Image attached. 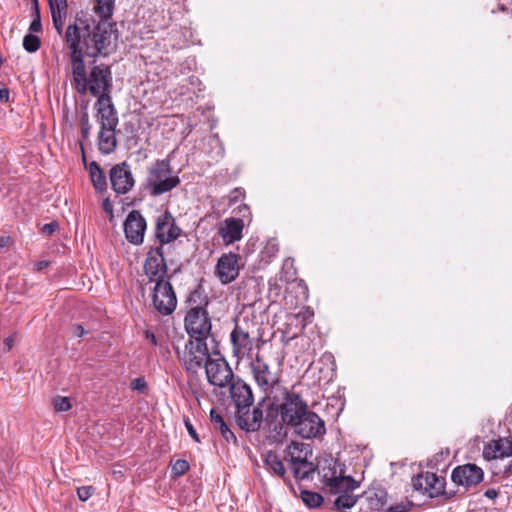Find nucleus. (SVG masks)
I'll list each match as a JSON object with an SVG mask.
<instances>
[{
	"label": "nucleus",
	"instance_id": "f257e3e1",
	"mask_svg": "<svg viewBox=\"0 0 512 512\" xmlns=\"http://www.w3.org/2000/svg\"><path fill=\"white\" fill-rule=\"evenodd\" d=\"M116 40L109 23L102 22L91 27L87 21L79 20L67 26L64 42L71 66V84L79 94H90L97 99L111 97V67L103 63L94 64L87 72L84 57L95 59L109 55Z\"/></svg>",
	"mask_w": 512,
	"mask_h": 512
},
{
	"label": "nucleus",
	"instance_id": "f03ea898",
	"mask_svg": "<svg viewBox=\"0 0 512 512\" xmlns=\"http://www.w3.org/2000/svg\"><path fill=\"white\" fill-rule=\"evenodd\" d=\"M229 387V396L236 409V423L246 432H255L261 428L263 422L262 405L265 398H262L252 411L249 408L254 403V396L250 385H248L239 376L227 386Z\"/></svg>",
	"mask_w": 512,
	"mask_h": 512
},
{
	"label": "nucleus",
	"instance_id": "7ed1b4c3",
	"mask_svg": "<svg viewBox=\"0 0 512 512\" xmlns=\"http://www.w3.org/2000/svg\"><path fill=\"white\" fill-rule=\"evenodd\" d=\"M147 186L151 195L160 196L170 192L180 183V178L174 174L169 159L157 160L148 170Z\"/></svg>",
	"mask_w": 512,
	"mask_h": 512
},
{
	"label": "nucleus",
	"instance_id": "20e7f679",
	"mask_svg": "<svg viewBox=\"0 0 512 512\" xmlns=\"http://www.w3.org/2000/svg\"><path fill=\"white\" fill-rule=\"evenodd\" d=\"M177 353L180 354L179 351ZM179 357L188 371L197 372L211 359L207 339L189 337Z\"/></svg>",
	"mask_w": 512,
	"mask_h": 512
},
{
	"label": "nucleus",
	"instance_id": "39448f33",
	"mask_svg": "<svg viewBox=\"0 0 512 512\" xmlns=\"http://www.w3.org/2000/svg\"><path fill=\"white\" fill-rule=\"evenodd\" d=\"M184 327L189 337L208 339L212 330L208 311L201 306L190 308L184 318Z\"/></svg>",
	"mask_w": 512,
	"mask_h": 512
},
{
	"label": "nucleus",
	"instance_id": "423d86ee",
	"mask_svg": "<svg viewBox=\"0 0 512 512\" xmlns=\"http://www.w3.org/2000/svg\"><path fill=\"white\" fill-rule=\"evenodd\" d=\"M308 409L307 401L299 393L287 391L283 394L277 411L281 422L287 427H291Z\"/></svg>",
	"mask_w": 512,
	"mask_h": 512
},
{
	"label": "nucleus",
	"instance_id": "0eeeda50",
	"mask_svg": "<svg viewBox=\"0 0 512 512\" xmlns=\"http://www.w3.org/2000/svg\"><path fill=\"white\" fill-rule=\"evenodd\" d=\"M309 446L300 442H291L285 452L286 459L290 463L293 475L298 480H304L314 473L313 463L307 460V453L301 455Z\"/></svg>",
	"mask_w": 512,
	"mask_h": 512
},
{
	"label": "nucleus",
	"instance_id": "6e6552de",
	"mask_svg": "<svg viewBox=\"0 0 512 512\" xmlns=\"http://www.w3.org/2000/svg\"><path fill=\"white\" fill-rule=\"evenodd\" d=\"M293 432L302 439H314L323 437L326 434L324 420L314 411L308 409L290 427Z\"/></svg>",
	"mask_w": 512,
	"mask_h": 512
},
{
	"label": "nucleus",
	"instance_id": "1a4fd4ad",
	"mask_svg": "<svg viewBox=\"0 0 512 512\" xmlns=\"http://www.w3.org/2000/svg\"><path fill=\"white\" fill-rule=\"evenodd\" d=\"M154 308L162 315H170L177 306V298L169 280L155 282L152 292Z\"/></svg>",
	"mask_w": 512,
	"mask_h": 512
},
{
	"label": "nucleus",
	"instance_id": "9d476101",
	"mask_svg": "<svg viewBox=\"0 0 512 512\" xmlns=\"http://www.w3.org/2000/svg\"><path fill=\"white\" fill-rule=\"evenodd\" d=\"M250 370L257 386L265 393L271 392L278 383L277 374L262 355L257 353L250 363Z\"/></svg>",
	"mask_w": 512,
	"mask_h": 512
},
{
	"label": "nucleus",
	"instance_id": "9b49d317",
	"mask_svg": "<svg viewBox=\"0 0 512 512\" xmlns=\"http://www.w3.org/2000/svg\"><path fill=\"white\" fill-rule=\"evenodd\" d=\"M204 367L209 384L219 388L227 387L236 377L222 356L211 358Z\"/></svg>",
	"mask_w": 512,
	"mask_h": 512
},
{
	"label": "nucleus",
	"instance_id": "f8f14e48",
	"mask_svg": "<svg viewBox=\"0 0 512 512\" xmlns=\"http://www.w3.org/2000/svg\"><path fill=\"white\" fill-rule=\"evenodd\" d=\"M144 274L150 282L165 280L168 272L166 259L164 257L163 247H150L143 264Z\"/></svg>",
	"mask_w": 512,
	"mask_h": 512
},
{
	"label": "nucleus",
	"instance_id": "ddd939ff",
	"mask_svg": "<svg viewBox=\"0 0 512 512\" xmlns=\"http://www.w3.org/2000/svg\"><path fill=\"white\" fill-rule=\"evenodd\" d=\"M182 229L176 224V220L169 211H165L157 216L155 222V237L159 242L158 246L163 247L182 234Z\"/></svg>",
	"mask_w": 512,
	"mask_h": 512
},
{
	"label": "nucleus",
	"instance_id": "4468645a",
	"mask_svg": "<svg viewBox=\"0 0 512 512\" xmlns=\"http://www.w3.org/2000/svg\"><path fill=\"white\" fill-rule=\"evenodd\" d=\"M112 189L117 194H126L134 186L135 180L130 165L124 161L114 165L109 173Z\"/></svg>",
	"mask_w": 512,
	"mask_h": 512
},
{
	"label": "nucleus",
	"instance_id": "2eb2a0df",
	"mask_svg": "<svg viewBox=\"0 0 512 512\" xmlns=\"http://www.w3.org/2000/svg\"><path fill=\"white\" fill-rule=\"evenodd\" d=\"M230 339L233 355L238 359L244 358L252 351L253 339L251 337V331L249 330L248 323L243 325L237 322L230 334Z\"/></svg>",
	"mask_w": 512,
	"mask_h": 512
},
{
	"label": "nucleus",
	"instance_id": "dca6fc26",
	"mask_svg": "<svg viewBox=\"0 0 512 512\" xmlns=\"http://www.w3.org/2000/svg\"><path fill=\"white\" fill-rule=\"evenodd\" d=\"M240 256L236 253H224L217 261L215 274L222 284L233 282L239 275Z\"/></svg>",
	"mask_w": 512,
	"mask_h": 512
},
{
	"label": "nucleus",
	"instance_id": "f3484780",
	"mask_svg": "<svg viewBox=\"0 0 512 512\" xmlns=\"http://www.w3.org/2000/svg\"><path fill=\"white\" fill-rule=\"evenodd\" d=\"M412 485L415 490L422 491L430 498H435L443 493L445 480L438 477L435 473L425 472L413 477Z\"/></svg>",
	"mask_w": 512,
	"mask_h": 512
},
{
	"label": "nucleus",
	"instance_id": "a211bd4d",
	"mask_svg": "<svg viewBox=\"0 0 512 512\" xmlns=\"http://www.w3.org/2000/svg\"><path fill=\"white\" fill-rule=\"evenodd\" d=\"M94 109L96 111L95 119L100 128L118 126V113L113 104L112 97L96 99Z\"/></svg>",
	"mask_w": 512,
	"mask_h": 512
},
{
	"label": "nucleus",
	"instance_id": "6ab92c4d",
	"mask_svg": "<svg viewBox=\"0 0 512 512\" xmlns=\"http://www.w3.org/2000/svg\"><path fill=\"white\" fill-rule=\"evenodd\" d=\"M145 230V218L139 211L132 210L124 222L126 239L132 244L139 245L143 242Z\"/></svg>",
	"mask_w": 512,
	"mask_h": 512
},
{
	"label": "nucleus",
	"instance_id": "aec40b11",
	"mask_svg": "<svg viewBox=\"0 0 512 512\" xmlns=\"http://www.w3.org/2000/svg\"><path fill=\"white\" fill-rule=\"evenodd\" d=\"M483 470L475 464H466L456 467L451 478L457 485L465 487L476 486L483 480Z\"/></svg>",
	"mask_w": 512,
	"mask_h": 512
},
{
	"label": "nucleus",
	"instance_id": "412c9836",
	"mask_svg": "<svg viewBox=\"0 0 512 512\" xmlns=\"http://www.w3.org/2000/svg\"><path fill=\"white\" fill-rule=\"evenodd\" d=\"M244 221L240 218H226L218 230L225 245L233 244L242 239Z\"/></svg>",
	"mask_w": 512,
	"mask_h": 512
},
{
	"label": "nucleus",
	"instance_id": "4be33fe9",
	"mask_svg": "<svg viewBox=\"0 0 512 512\" xmlns=\"http://www.w3.org/2000/svg\"><path fill=\"white\" fill-rule=\"evenodd\" d=\"M483 455L488 460L509 457L512 455V441L506 438L493 440L484 447Z\"/></svg>",
	"mask_w": 512,
	"mask_h": 512
},
{
	"label": "nucleus",
	"instance_id": "5701e85b",
	"mask_svg": "<svg viewBox=\"0 0 512 512\" xmlns=\"http://www.w3.org/2000/svg\"><path fill=\"white\" fill-rule=\"evenodd\" d=\"M325 483L332 493L338 495L353 492L359 486V483L351 476L331 477L326 479Z\"/></svg>",
	"mask_w": 512,
	"mask_h": 512
},
{
	"label": "nucleus",
	"instance_id": "b1692460",
	"mask_svg": "<svg viewBox=\"0 0 512 512\" xmlns=\"http://www.w3.org/2000/svg\"><path fill=\"white\" fill-rule=\"evenodd\" d=\"M116 128L117 127H107L99 129L98 148L104 155L114 152L117 147Z\"/></svg>",
	"mask_w": 512,
	"mask_h": 512
},
{
	"label": "nucleus",
	"instance_id": "393cba45",
	"mask_svg": "<svg viewBox=\"0 0 512 512\" xmlns=\"http://www.w3.org/2000/svg\"><path fill=\"white\" fill-rule=\"evenodd\" d=\"M360 500L366 503L369 511L383 510L387 503L386 492L381 489H371L360 495Z\"/></svg>",
	"mask_w": 512,
	"mask_h": 512
},
{
	"label": "nucleus",
	"instance_id": "a878e982",
	"mask_svg": "<svg viewBox=\"0 0 512 512\" xmlns=\"http://www.w3.org/2000/svg\"><path fill=\"white\" fill-rule=\"evenodd\" d=\"M52 15V23L59 35L63 32L64 21L67 15L66 0H48Z\"/></svg>",
	"mask_w": 512,
	"mask_h": 512
},
{
	"label": "nucleus",
	"instance_id": "bb28decb",
	"mask_svg": "<svg viewBox=\"0 0 512 512\" xmlns=\"http://www.w3.org/2000/svg\"><path fill=\"white\" fill-rule=\"evenodd\" d=\"M95 6H94V10L95 12L101 17V20L97 23V24H90L88 23L91 27L95 26V25H98L102 22H105V23H108V19L112 16L113 14V10H114V4H115V0H95ZM80 19H76L75 22L79 21ZM85 21L89 22L87 19H84ZM109 24L112 25V30H113V33L116 32V30H114V24L109 22ZM114 36L117 37L116 34H114Z\"/></svg>",
	"mask_w": 512,
	"mask_h": 512
},
{
	"label": "nucleus",
	"instance_id": "cd10ccee",
	"mask_svg": "<svg viewBox=\"0 0 512 512\" xmlns=\"http://www.w3.org/2000/svg\"><path fill=\"white\" fill-rule=\"evenodd\" d=\"M210 420L213 424L215 430H218L222 437L227 441H232L233 443L237 442V438L234 433L231 431L230 427L224 421L223 417L215 410L211 409L210 411Z\"/></svg>",
	"mask_w": 512,
	"mask_h": 512
},
{
	"label": "nucleus",
	"instance_id": "c85d7f7f",
	"mask_svg": "<svg viewBox=\"0 0 512 512\" xmlns=\"http://www.w3.org/2000/svg\"><path fill=\"white\" fill-rule=\"evenodd\" d=\"M265 466L276 476L285 478L286 469L280 457L273 451L267 452L264 460Z\"/></svg>",
	"mask_w": 512,
	"mask_h": 512
},
{
	"label": "nucleus",
	"instance_id": "c756f323",
	"mask_svg": "<svg viewBox=\"0 0 512 512\" xmlns=\"http://www.w3.org/2000/svg\"><path fill=\"white\" fill-rule=\"evenodd\" d=\"M300 498L302 502L310 509L319 508L324 502V497L320 493L306 489H302L300 491Z\"/></svg>",
	"mask_w": 512,
	"mask_h": 512
},
{
	"label": "nucleus",
	"instance_id": "7c9ffc66",
	"mask_svg": "<svg viewBox=\"0 0 512 512\" xmlns=\"http://www.w3.org/2000/svg\"><path fill=\"white\" fill-rule=\"evenodd\" d=\"M90 177L96 190L102 191L106 188V177L100 166L96 162H91L89 166Z\"/></svg>",
	"mask_w": 512,
	"mask_h": 512
},
{
	"label": "nucleus",
	"instance_id": "2f4dec72",
	"mask_svg": "<svg viewBox=\"0 0 512 512\" xmlns=\"http://www.w3.org/2000/svg\"><path fill=\"white\" fill-rule=\"evenodd\" d=\"M360 500V496L352 494V492L338 495L334 501L337 509H350Z\"/></svg>",
	"mask_w": 512,
	"mask_h": 512
},
{
	"label": "nucleus",
	"instance_id": "473e14b6",
	"mask_svg": "<svg viewBox=\"0 0 512 512\" xmlns=\"http://www.w3.org/2000/svg\"><path fill=\"white\" fill-rule=\"evenodd\" d=\"M41 46V40L37 35L32 33L26 34L23 38V48L29 52H36Z\"/></svg>",
	"mask_w": 512,
	"mask_h": 512
},
{
	"label": "nucleus",
	"instance_id": "72a5a7b5",
	"mask_svg": "<svg viewBox=\"0 0 512 512\" xmlns=\"http://www.w3.org/2000/svg\"><path fill=\"white\" fill-rule=\"evenodd\" d=\"M53 407L57 412H66L71 409L70 399L65 396H57L53 399Z\"/></svg>",
	"mask_w": 512,
	"mask_h": 512
},
{
	"label": "nucleus",
	"instance_id": "f704fd0d",
	"mask_svg": "<svg viewBox=\"0 0 512 512\" xmlns=\"http://www.w3.org/2000/svg\"><path fill=\"white\" fill-rule=\"evenodd\" d=\"M81 125V136L83 140H88L90 136V132L92 129V125L89 120V115L87 112H83L80 118Z\"/></svg>",
	"mask_w": 512,
	"mask_h": 512
},
{
	"label": "nucleus",
	"instance_id": "c9c22d12",
	"mask_svg": "<svg viewBox=\"0 0 512 512\" xmlns=\"http://www.w3.org/2000/svg\"><path fill=\"white\" fill-rule=\"evenodd\" d=\"M190 468L188 461L184 459L176 460L172 465V474L176 477L184 475Z\"/></svg>",
	"mask_w": 512,
	"mask_h": 512
},
{
	"label": "nucleus",
	"instance_id": "e433bc0d",
	"mask_svg": "<svg viewBox=\"0 0 512 512\" xmlns=\"http://www.w3.org/2000/svg\"><path fill=\"white\" fill-rule=\"evenodd\" d=\"M34 12H35V17L30 23L29 31L32 33H39L42 31V24H41L37 0H34Z\"/></svg>",
	"mask_w": 512,
	"mask_h": 512
},
{
	"label": "nucleus",
	"instance_id": "4c0bfd02",
	"mask_svg": "<svg viewBox=\"0 0 512 512\" xmlns=\"http://www.w3.org/2000/svg\"><path fill=\"white\" fill-rule=\"evenodd\" d=\"M130 388L134 391L145 393L147 391V383L143 377H138L131 381Z\"/></svg>",
	"mask_w": 512,
	"mask_h": 512
},
{
	"label": "nucleus",
	"instance_id": "58836bf2",
	"mask_svg": "<svg viewBox=\"0 0 512 512\" xmlns=\"http://www.w3.org/2000/svg\"><path fill=\"white\" fill-rule=\"evenodd\" d=\"M94 488L92 486H81L77 489V496L80 501H87L93 494Z\"/></svg>",
	"mask_w": 512,
	"mask_h": 512
},
{
	"label": "nucleus",
	"instance_id": "ea45409f",
	"mask_svg": "<svg viewBox=\"0 0 512 512\" xmlns=\"http://www.w3.org/2000/svg\"><path fill=\"white\" fill-rule=\"evenodd\" d=\"M184 424H185V427H186V429H187V432H188V434L191 436V438H192L195 442L199 443V442H200L199 435H198V433L196 432V430H195L194 426L192 425V423H191L189 420H185V421H184Z\"/></svg>",
	"mask_w": 512,
	"mask_h": 512
},
{
	"label": "nucleus",
	"instance_id": "a19ab883",
	"mask_svg": "<svg viewBox=\"0 0 512 512\" xmlns=\"http://www.w3.org/2000/svg\"><path fill=\"white\" fill-rule=\"evenodd\" d=\"M58 227H59L58 223L55 221H52L50 223L45 224L42 227V232L46 235H51L58 229Z\"/></svg>",
	"mask_w": 512,
	"mask_h": 512
},
{
	"label": "nucleus",
	"instance_id": "79ce46f5",
	"mask_svg": "<svg viewBox=\"0 0 512 512\" xmlns=\"http://www.w3.org/2000/svg\"><path fill=\"white\" fill-rule=\"evenodd\" d=\"M10 97V91L8 88H1L0 89V102H9Z\"/></svg>",
	"mask_w": 512,
	"mask_h": 512
},
{
	"label": "nucleus",
	"instance_id": "37998d69",
	"mask_svg": "<svg viewBox=\"0 0 512 512\" xmlns=\"http://www.w3.org/2000/svg\"><path fill=\"white\" fill-rule=\"evenodd\" d=\"M50 264L49 261L47 260H41V261H38L35 263L34 265V270L37 271V272H40L42 271L44 268L48 267Z\"/></svg>",
	"mask_w": 512,
	"mask_h": 512
},
{
	"label": "nucleus",
	"instance_id": "c03bdc74",
	"mask_svg": "<svg viewBox=\"0 0 512 512\" xmlns=\"http://www.w3.org/2000/svg\"><path fill=\"white\" fill-rule=\"evenodd\" d=\"M73 333L77 337H83L86 334V330L84 329V327L82 325L77 324L73 327Z\"/></svg>",
	"mask_w": 512,
	"mask_h": 512
},
{
	"label": "nucleus",
	"instance_id": "a18cd8bd",
	"mask_svg": "<svg viewBox=\"0 0 512 512\" xmlns=\"http://www.w3.org/2000/svg\"><path fill=\"white\" fill-rule=\"evenodd\" d=\"M145 337L147 340H149L152 343V345L156 346L158 344L155 334L153 332H151L150 330L145 331Z\"/></svg>",
	"mask_w": 512,
	"mask_h": 512
},
{
	"label": "nucleus",
	"instance_id": "49530a36",
	"mask_svg": "<svg viewBox=\"0 0 512 512\" xmlns=\"http://www.w3.org/2000/svg\"><path fill=\"white\" fill-rule=\"evenodd\" d=\"M498 491L494 488H489L485 491L484 495L485 497L489 498V499H495L498 497Z\"/></svg>",
	"mask_w": 512,
	"mask_h": 512
},
{
	"label": "nucleus",
	"instance_id": "de8ad7c7",
	"mask_svg": "<svg viewBox=\"0 0 512 512\" xmlns=\"http://www.w3.org/2000/svg\"><path fill=\"white\" fill-rule=\"evenodd\" d=\"M14 341H15V340H14V337H13V336H9V337H7V338L4 340V344H5V346H6V348H7V350H8V351L13 347V345H14Z\"/></svg>",
	"mask_w": 512,
	"mask_h": 512
},
{
	"label": "nucleus",
	"instance_id": "09e8293b",
	"mask_svg": "<svg viewBox=\"0 0 512 512\" xmlns=\"http://www.w3.org/2000/svg\"><path fill=\"white\" fill-rule=\"evenodd\" d=\"M10 241V237H0V247H5Z\"/></svg>",
	"mask_w": 512,
	"mask_h": 512
},
{
	"label": "nucleus",
	"instance_id": "8fccbe9b",
	"mask_svg": "<svg viewBox=\"0 0 512 512\" xmlns=\"http://www.w3.org/2000/svg\"><path fill=\"white\" fill-rule=\"evenodd\" d=\"M103 207L105 209V211H109V212H112V207H111V204L109 203L108 200H105L104 203H103Z\"/></svg>",
	"mask_w": 512,
	"mask_h": 512
},
{
	"label": "nucleus",
	"instance_id": "3c124183",
	"mask_svg": "<svg viewBox=\"0 0 512 512\" xmlns=\"http://www.w3.org/2000/svg\"><path fill=\"white\" fill-rule=\"evenodd\" d=\"M289 264L292 266L293 265V261L290 260V259H286L285 262H284V267H287Z\"/></svg>",
	"mask_w": 512,
	"mask_h": 512
}]
</instances>
